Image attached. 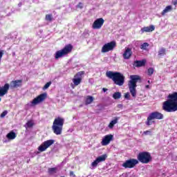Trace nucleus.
Segmentation results:
<instances>
[{
  "label": "nucleus",
  "instance_id": "42",
  "mask_svg": "<svg viewBox=\"0 0 177 177\" xmlns=\"http://www.w3.org/2000/svg\"><path fill=\"white\" fill-rule=\"evenodd\" d=\"M19 6H21V4H19Z\"/></svg>",
  "mask_w": 177,
  "mask_h": 177
},
{
  "label": "nucleus",
  "instance_id": "38",
  "mask_svg": "<svg viewBox=\"0 0 177 177\" xmlns=\"http://www.w3.org/2000/svg\"><path fill=\"white\" fill-rule=\"evenodd\" d=\"M172 3H173V5H174V6H176V5H177V0L172 1Z\"/></svg>",
  "mask_w": 177,
  "mask_h": 177
},
{
  "label": "nucleus",
  "instance_id": "16",
  "mask_svg": "<svg viewBox=\"0 0 177 177\" xmlns=\"http://www.w3.org/2000/svg\"><path fill=\"white\" fill-rule=\"evenodd\" d=\"M106 158H107V154H103L101 156H99L91 163V167H93L94 168L95 167H97V164L99 162H102L103 161H106Z\"/></svg>",
  "mask_w": 177,
  "mask_h": 177
},
{
  "label": "nucleus",
  "instance_id": "31",
  "mask_svg": "<svg viewBox=\"0 0 177 177\" xmlns=\"http://www.w3.org/2000/svg\"><path fill=\"white\" fill-rule=\"evenodd\" d=\"M153 74H154V68H148V75H153Z\"/></svg>",
  "mask_w": 177,
  "mask_h": 177
},
{
  "label": "nucleus",
  "instance_id": "2",
  "mask_svg": "<svg viewBox=\"0 0 177 177\" xmlns=\"http://www.w3.org/2000/svg\"><path fill=\"white\" fill-rule=\"evenodd\" d=\"M106 77L114 82L115 85L122 86L125 83V76L120 72L108 71L106 73Z\"/></svg>",
  "mask_w": 177,
  "mask_h": 177
},
{
  "label": "nucleus",
  "instance_id": "24",
  "mask_svg": "<svg viewBox=\"0 0 177 177\" xmlns=\"http://www.w3.org/2000/svg\"><path fill=\"white\" fill-rule=\"evenodd\" d=\"M93 102V97L88 95L85 99V104L86 106H88V104H91Z\"/></svg>",
  "mask_w": 177,
  "mask_h": 177
},
{
  "label": "nucleus",
  "instance_id": "13",
  "mask_svg": "<svg viewBox=\"0 0 177 177\" xmlns=\"http://www.w3.org/2000/svg\"><path fill=\"white\" fill-rule=\"evenodd\" d=\"M103 24H104V19H103V18H98L93 22L92 28L93 30H100Z\"/></svg>",
  "mask_w": 177,
  "mask_h": 177
},
{
  "label": "nucleus",
  "instance_id": "28",
  "mask_svg": "<svg viewBox=\"0 0 177 177\" xmlns=\"http://www.w3.org/2000/svg\"><path fill=\"white\" fill-rule=\"evenodd\" d=\"M113 97L115 99V100L121 99V93L120 92H115L113 94Z\"/></svg>",
  "mask_w": 177,
  "mask_h": 177
},
{
  "label": "nucleus",
  "instance_id": "25",
  "mask_svg": "<svg viewBox=\"0 0 177 177\" xmlns=\"http://www.w3.org/2000/svg\"><path fill=\"white\" fill-rule=\"evenodd\" d=\"M165 55H167V50L164 48H161L158 53V55L161 57V56H165Z\"/></svg>",
  "mask_w": 177,
  "mask_h": 177
},
{
  "label": "nucleus",
  "instance_id": "4",
  "mask_svg": "<svg viewBox=\"0 0 177 177\" xmlns=\"http://www.w3.org/2000/svg\"><path fill=\"white\" fill-rule=\"evenodd\" d=\"M63 125H64V118L58 117L53 121L52 130L55 135H62L63 132Z\"/></svg>",
  "mask_w": 177,
  "mask_h": 177
},
{
  "label": "nucleus",
  "instance_id": "9",
  "mask_svg": "<svg viewBox=\"0 0 177 177\" xmlns=\"http://www.w3.org/2000/svg\"><path fill=\"white\" fill-rule=\"evenodd\" d=\"M138 164H139V160H138V159L130 158L129 160H127L124 162H123V164L122 165V167L126 169L127 168L132 169V168H135V167H136Z\"/></svg>",
  "mask_w": 177,
  "mask_h": 177
},
{
  "label": "nucleus",
  "instance_id": "8",
  "mask_svg": "<svg viewBox=\"0 0 177 177\" xmlns=\"http://www.w3.org/2000/svg\"><path fill=\"white\" fill-rule=\"evenodd\" d=\"M85 74V71H82L80 72H77L73 77L72 81L73 82V84H71V88H73V89H74V88H75V86H78V85H80V84H81L82 82V78L84 77V75Z\"/></svg>",
  "mask_w": 177,
  "mask_h": 177
},
{
  "label": "nucleus",
  "instance_id": "14",
  "mask_svg": "<svg viewBox=\"0 0 177 177\" xmlns=\"http://www.w3.org/2000/svg\"><path fill=\"white\" fill-rule=\"evenodd\" d=\"M9 85L11 89L21 88L23 86V80H12L10 82Z\"/></svg>",
  "mask_w": 177,
  "mask_h": 177
},
{
  "label": "nucleus",
  "instance_id": "5",
  "mask_svg": "<svg viewBox=\"0 0 177 177\" xmlns=\"http://www.w3.org/2000/svg\"><path fill=\"white\" fill-rule=\"evenodd\" d=\"M164 115L158 111H154L151 113L147 118V121L145 122L146 125L150 127V125H153L156 121L153 120H163Z\"/></svg>",
  "mask_w": 177,
  "mask_h": 177
},
{
  "label": "nucleus",
  "instance_id": "3",
  "mask_svg": "<svg viewBox=\"0 0 177 177\" xmlns=\"http://www.w3.org/2000/svg\"><path fill=\"white\" fill-rule=\"evenodd\" d=\"M137 82H142V78L140 76L136 75H132L130 76V80L128 82V86L133 97H136V84Z\"/></svg>",
  "mask_w": 177,
  "mask_h": 177
},
{
  "label": "nucleus",
  "instance_id": "43",
  "mask_svg": "<svg viewBox=\"0 0 177 177\" xmlns=\"http://www.w3.org/2000/svg\"><path fill=\"white\" fill-rule=\"evenodd\" d=\"M19 6H21V4H19Z\"/></svg>",
  "mask_w": 177,
  "mask_h": 177
},
{
  "label": "nucleus",
  "instance_id": "36",
  "mask_svg": "<svg viewBox=\"0 0 177 177\" xmlns=\"http://www.w3.org/2000/svg\"><path fill=\"white\" fill-rule=\"evenodd\" d=\"M77 8H80V9H82V8H84V6H82V3H79L77 4Z\"/></svg>",
  "mask_w": 177,
  "mask_h": 177
},
{
  "label": "nucleus",
  "instance_id": "18",
  "mask_svg": "<svg viewBox=\"0 0 177 177\" xmlns=\"http://www.w3.org/2000/svg\"><path fill=\"white\" fill-rule=\"evenodd\" d=\"M156 30V27L154 26L151 25L150 26H145L141 28V34H143L145 32H152V31H154Z\"/></svg>",
  "mask_w": 177,
  "mask_h": 177
},
{
  "label": "nucleus",
  "instance_id": "29",
  "mask_svg": "<svg viewBox=\"0 0 177 177\" xmlns=\"http://www.w3.org/2000/svg\"><path fill=\"white\" fill-rule=\"evenodd\" d=\"M46 21H52V20H53V16L52 15V14L46 15Z\"/></svg>",
  "mask_w": 177,
  "mask_h": 177
},
{
  "label": "nucleus",
  "instance_id": "26",
  "mask_svg": "<svg viewBox=\"0 0 177 177\" xmlns=\"http://www.w3.org/2000/svg\"><path fill=\"white\" fill-rule=\"evenodd\" d=\"M34 127V122L32 120H29L26 122L25 128H32Z\"/></svg>",
  "mask_w": 177,
  "mask_h": 177
},
{
  "label": "nucleus",
  "instance_id": "12",
  "mask_svg": "<svg viewBox=\"0 0 177 177\" xmlns=\"http://www.w3.org/2000/svg\"><path fill=\"white\" fill-rule=\"evenodd\" d=\"M48 96V94L46 93H41L37 97H35L32 102L31 104H33L34 106L42 103L45 99H46Z\"/></svg>",
  "mask_w": 177,
  "mask_h": 177
},
{
  "label": "nucleus",
  "instance_id": "21",
  "mask_svg": "<svg viewBox=\"0 0 177 177\" xmlns=\"http://www.w3.org/2000/svg\"><path fill=\"white\" fill-rule=\"evenodd\" d=\"M118 120H120V117H115L113 120H111L109 124V128L110 129H113L115 124L118 122Z\"/></svg>",
  "mask_w": 177,
  "mask_h": 177
},
{
  "label": "nucleus",
  "instance_id": "6",
  "mask_svg": "<svg viewBox=\"0 0 177 177\" xmlns=\"http://www.w3.org/2000/svg\"><path fill=\"white\" fill-rule=\"evenodd\" d=\"M73 48V44H69L66 45L62 49L57 50L55 55L56 60L60 59V57H63V56H67V55L71 53Z\"/></svg>",
  "mask_w": 177,
  "mask_h": 177
},
{
  "label": "nucleus",
  "instance_id": "22",
  "mask_svg": "<svg viewBox=\"0 0 177 177\" xmlns=\"http://www.w3.org/2000/svg\"><path fill=\"white\" fill-rule=\"evenodd\" d=\"M16 133L15 131H10L6 136V138L9 139V140H13V139H16Z\"/></svg>",
  "mask_w": 177,
  "mask_h": 177
},
{
  "label": "nucleus",
  "instance_id": "41",
  "mask_svg": "<svg viewBox=\"0 0 177 177\" xmlns=\"http://www.w3.org/2000/svg\"><path fill=\"white\" fill-rule=\"evenodd\" d=\"M19 6H21V4H19Z\"/></svg>",
  "mask_w": 177,
  "mask_h": 177
},
{
  "label": "nucleus",
  "instance_id": "11",
  "mask_svg": "<svg viewBox=\"0 0 177 177\" xmlns=\"http://www.w3.org/2000/svg\"><path fill=\"white\" fill-rule=\"evenodd\" d=\"M55 143V140H48L46 141H44L39 147L38 150L39 151H45L48 147H50L52 145Z\"/></svg>",
  "mask_w": 177,
  "mask_h": 177
},
{
  "label": "nucleus",
  "instance_id": "15",
  "mask_svg": "<svg viewBox=\"0 0 177 177\" xmlns=\"http://www.w3.org/2000/svg\"><path fill=\"white\" fill-rule=\"evenodd\" d=\"M9 88H10V86L8 83H6L4 86L0 87V102L2 100L1 97H3V95H6L9 91Z\"/></svg>",
  "mask_w": 177,
  "mask_h": 177
},
{
  "label": "nucleus",
  "instance_id": "23",
  "mask_svg": "<svg viewBox=\"0 0 177 177\" xmlns=\"http://www.w3.org/2000/svg\"><path fill=\"white\" fill-rule=\"evenodd\" d=\"M172 10V6H167L166 8L162 11V16H165V13H168Z\"/></svg>",
  "mask_w": 177,
  "mask_h": 177
},
{
  "label": "nucleus",
  "instance_id": "40",
  "mask_svg": "<svg viewBox=\"0 0 177 177\" xmlns=\"http://www.w3.org/2000/svg\"><path fill=\"white\" fill-rule=\"evenodd\" d=\"M145 88H150V86L149 85H146Z\"/></svg>",
  "mask_w": 177,
  "mask_h": 177
},
{
  "label": "nucleus",
  "instance_id": "33",
  "mask_svg": "<svg viewBox=\"0 0 177 177\" xmlns=\"http://www.w3.org/2000/svg\"><path fill=\"white\" fill-rule=\"evenodd\" d=\"M124 99H127V100H130L131 95H129V93H124Z\"/></svg>",
  "mask_w": 177,
  "mask_h": 177
},
{
  "label": "nucleus",
  "instance_id": "7",
  "mask_svg": "<svg viewBox=\"0 0 177 177\" xmlns=\"http://www.w3.org/2000/svg\"><path fill=\"white\" fill-rule=\"evenodd\" d=\"M137 159L138 161L142 164H149V162H151V161H153V157H151V154L147 151L140 152L137 156Z\"/></svg>",
  "mask_w": 177,
  "mask_h": 177
},
{
  "label": "nucleus",
  "instance_id": "30",
  "mask_svg": "<svg viewBox=\"0 0 177 177\" xmlns=\"http://www.w3.org/2000/svg\"><path fill=\"white\" fill-rule=\"evenodd\" d=\"M52 85V82H47L43 87V90L45 91L46 89H48Z\"/></svg>",
  "mask_w": 177,
  "mask_h": 177
},
{
  "label": "nucleus",
  "instance_id": "35",
  "mask_svg": "<svg viewBox=\"0 0 177 177\" xmlns=\"http://www.w3.org/2000/svg\"><path fill=\"white\" fill-rule=\"evenodd\" d=\"M144 135H151V131L147 130L143 132Z\"/></svg>",
  "mask_w": 177,
  "mask_h": 177
},
{
  "label": "nucleus",
  "instance_id": "39",
  "mask_svg": "<svg viewBox=\"0 0 177 177\" xmlns=\"http://www.w3.org/2000/svg\"><path fill=\"white\" fill-rule=\"evenodd\" d=\"M103 92H107L108 89L106 88H102Z\"/></svg>",
  "mask_w": 177,
  "mask_h": 177
},
{
  "label": "nucleus",
  "instance_id": "32",
  "mask_svg": "<svg viewBox=\"0 0 177 177\" xmlns=\"http://www.w3.org/2000/svg\"><path fill=\"white\" fill-rule=\"evenodd\" d=\"M53 172H56V167H52L48 169V174H53Z\"/></svg>",
  "mask_w": 177,
  "mask_h": 177
},
{
  "label": "nucleus",
  "instance_id": "20",
  "mask_svg": "<svg viewBox=\"0 0 177 177\" xmlns=\"http://www.w3.org/2000/svg\"><path fill=\"white\" fill-rule=\"evenodd\" d=\"M132 56V49L130 48H127L124 53H123L124 59H131Z\"/></svg>",
  "mask_w": 177,
  "mask_h": 177
},
{
  "label": "nucleus",
  "instance_id": "1",
  "mask_svg": "<svg viewBox=\"0 0 177 177\" xmlns=\"http://www.w3.org/2000/svg\"><path fill=\"white\" fill-rule=\"evenodd\" d=\"M168 100L162 104V109L166 113H175L177 111V92L168 95Z\"/></svg>",
  "mask_w": 177,
  "mask_h": 177
},
{
  "label": "nucleus",
  "instance_id": "27",
  "mask_svg": "<svg viewBox=\"0 0 177 177\" xmlns=\"http://www.w3.org/2000/svg\"><path fill=\"white\" fill-rule=\"evenodd\" d=\"M149 44L147 42H145L142 44L140 45V49H142V50H147V48H149Z\"/></svg>",
  "mask_w": 177,
  "mask_h": 177
},
{
  "label": "nucleus",
  "instance_id": "19",
  "mask_svg": "<svg viewBox=\"0 0 177 177\" xmlns=\"http://www.w3.org/2000/svg\"><path fill=\"white\" fill-rule=\"evenodd\" d=\"M133 66L134 67H145L146 66V59L136 60L133 62Z\"/></svg>",
  "mask_w": 177,
  "mask_h": 177
},
{
  "label": "nucleus",
  "instance_id": "17",
  "mask_svg": "<svg viewBox=\"0 0 177 177\" xmlns=\"http://www.w3.org/2000/svg\"><path fill=\"white\" fill-rule=\"evenodd\" d=\"M113 136L111 134L105 136L101 142L102 146H107V145H109L110 142L113 140Z\"/></svg>",
  "mask_w": 177,
  "mask_h": 177
},
{
  "label": "nucleus",
  "instance_id": "34",
  "mask_svg": "<svg viewBox=\"0 0 177 177\" xmlns=\"http://www.w3.org/2000/svg\"><path fill=\"white\" fill-rule=\"evenodd\" d=\"M8 114V111H4L1 114V118H3Z\"/></svg>",
  "mask_w": 177,
  "mask_h": 177
},
{
  "label": "nucleus",
  "instance_id": "10",
  "mask_svg": "<svg viewBox=\"0 0 177 177\" xmlns=\"http://www.w3.org/2000/svg\"><path fill=\"white\" fill-rule=\"evenodd\" d=\"M117 46V43L115 41H112L109 43L105 44L101 50L102 53H107V52H110V50H113L114 48Z\"/></svg>",
  "mask_w": 177,
  "mask_h": 177
},
{
  "label": "nucleus",
  "instance_id": "37",
  "mask_svg": "<svg viewBox=\"0 0 177 177\" xmlns=\"http://www.w3.org/2000/svg\"><path fill=\"white\" fill-rule=\"evenodd\" d=\"M69 175H70V176L75 177V174H74V171H71L69 172Z\"/></svg>",
  "mask_w": 177,
  "mask_h": 177
}]
</instances>
